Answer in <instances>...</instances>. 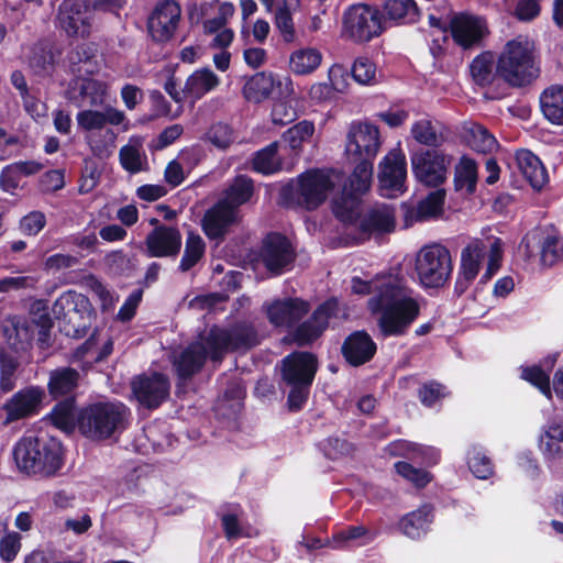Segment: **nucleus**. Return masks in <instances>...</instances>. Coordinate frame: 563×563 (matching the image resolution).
Segmentation results:
<instances>
[{"mask_svg": "<svg viewBox=\"0 0 563 563\" xmlns=\"http://www.w3.org/2000/svg\"><path fill=\"white\" fill-rule=\"evenodd\" d=\"M109 84L90 77L78 76L70 84L67 97L70 101L81 106L87 100L92 107L102 106L109 97Z\"/></svg>", "mask_w": 563, "mask_h": 563, "instance_id": "b1692460", "label": "nucleus"}, {"mask_svg": "<svg viewBox=\"0 0 563 563\" xmlns=\"http://www.w3.org/2000/svg\"><path fill=\"white\" fill-rule=\"evenodd\" d=\"M352 288L356 294H371L367 306L379 314L377 327L384 336L404 335L420 313L418 297L397 274L378 276L371 284L354 278Z\"/></svg>", "mask_w": 563, "mask_h": 563, "instance_id": "f257e3e1", "label": "nucleus"}, {"mask_svg": "<svg viewBox=\"0 0 563 563\" xmlns=\"http://www.w3.org/2000/svg\"><path fill=\"white\" fill-rule=\"evenodd\" d=\"M220 85V78L210 68H199L188 76L185 93L192 104Z\"/></svg>", "mask_w": 563, "mask_h": 563, "instance_id": "c9c22d12", "label": "nucleus"}, {"mask_svg": "<svg viewBox=\"0 0 563 563\" xmlns=\"http://www.w3.org/2000/svg\"><path fill=\"white\" fill-rule=\"evenodd\" d=\"M283 364V378L289 385H311L317 372V360L312 354L294 353L287 356Z\"/></svg>", "mask_w": 563, "mask_h": 563, "instance_id": "393cba45", "label": "nucleus"}, {"mask_svg": "<svg viewBox=\"0 0 563 563\" xmlns=\"http://www.w3.org/2000/svg\"><path fill=\"white\" fill-rule=\"evenodd\" d=\"M543 115L554 124H563V85H552L540 95Z\"/></svg>", "mask_w": 563, "mask_h": 563, "instance_id": "4c0bfd02", "label": "nucleus"}, {"mask_svg": "<svg viewBox=\"0 0 563 563\" xmlns=\"http://www.w3.org/2000/svg\"><path fill=\"white\" fill-rule=\"evenodd\" d=\"M560 255L559 239L538 228L529 231L518 246V256L526 263L538 258L542 266H552Z\"/></svg>", "mask_w": 563, "mask_h": 563, "instance_id": "f8f14e48", "label": "nucleus"}, {"mask_svg": "<svg viewBox=\"0 0 563 563\" xmlns=\"http://www.w3.org/2000/svg\"><path fill=\"white\" fill-rule=\"evenodd\" d=\"M411 135L419 144L426 146H440L445 141L439 124L427 118L420 119L412 124Z\"/></svg>", "mask_w": 563, "mask_h": 563, "instance_id": "37998d69", "label": "nucleus"}, {"mask_svg": "<svg viewBox=\"0 0 563 563\" xmlns=\"http://www.w3.org/2000/svg\"><path fill=\"white\" fill-rule=\"evenodd\" d=\"M56 54L53 46L48 43H38L32 48L29 63L30 67L37 75L49 74L55 64Z\"/></svg>", "mask_w": 563, "mask_h": 563, "instance_id": "09e8293b", "label": "nucleus"}, {"mask_svg": "<svg viewBox=\"0 0 563 563\" xmlns=\"http://www.w3.org/2000/svg\"><path fill=\"white\" fill-rule=\"evenodd\" d=\"M88 301L82 295L75 291L63 292L52 307L53 316L64 322V331L67 335H80L87 328L89 314L87 312Z\"/></svg>", "mask_w": 563, "mask_h": 563, "instance_id": "4468645a", "label": "nucleus"}, {"mask_svg": "<svg viewBox=\"0 0 563 563\" xmlns=\"http://www.w3.org/2000/svg\"><path fill=\"white\" fill-rule=\"evenodd\" d=\"M539 448L547 457H555L563 452V416L555 413L542 428Z\"/></svg>", "mask_w": 563, "mask_h": 563, "instance_id": "f704fd0d", "label": "nucleus"}, {"mask_svg": "<svg viewBox=\"0 0 563 563\" xmlns=\"http://www.w3.org/2000/svg\"><path fill=\"white\" fill-rule=\"evenodd\" d=\"M415 271L423 287H443L453 271L450 251L439 243L421 247L415 258Z\"/></svg>", "mask_w": 563, "mask_h": 563, "instance_id": "0eeeda50", "label": "nucleus"}, {"mask_svg": "<svg viewBox=\"0 0 563 563\" xmlns=\"http://www.w3.org/2000/svg\"><path fill=\"white\" fill-rule=\"evenodd\" d=\"M496 73L514 87H522L534 80L540 68L533 43L521 35L508 41L498 57Z\"/></svg>", "mask_w": 563, "mask_h": 563, "instance_id": "20e7f679", "label": "nucleus"}, {"mask_svg": "<svg viewBox=\"0 0 563 563\" xmlns=\"http://www.w3.org/2000/svg\"><path fill=\"white\" fill-rule=\"evenodd\" d=\"M380 147L379 131L369 123H353L346 136L345 154L351 162L374 159Z\"/></svg>", "mask_w": 563, "mask_h": 563, "instance_id": "f3484780", "label": "nucleus"}, {"mask_svg": "<svg viewBox=\"0 0 563 563\" xmlns=\"http://www.w3.org/2000/svg\"><path fill=\"white\" fill-rule=\"evenodd\" d=\"M114 141L115 134L111 129L104 130L102 141L97 139L96 133H92L88 136V143L93 155L101 158L110 156L114 147Z\"/></svg>", "mask_w": 563, "mask_h": 563, "instance_id": "69168bd1", "label": "nucleus"}, {"mask_svg": "<svg viewBox=\"0 0 563 563\" xmlns=\"http://www.w3.org/2000/svg\"><path fill=\"white\" fill-rule=\"evenodd\" d=\"M395 468L400 476L417 487H424L431 481V475L427 471L416 468L407 462H397Z\"/></svg>", "mask_w": 563, "mask_h": 563, "instance_id": "0e129e2a", "label": "nucleus"}, {"mask_svg": "<svg viewBox=\"0 0 563 563\" xmlns=\"http://www.w3.org/2000/svg\"><path fill=\"white\" fill-rule=\"evenodd\" d=\"M309 309V303L300 298H286L271 302L266 312L273 324L289 327L305 317Z\"/></svg>", "mask_w": 563, "mask_h": 563, "instance_id": "c756f323", "label": "nucleus"}, {"mask_svg": "<svg viewBox=\"0 0 563 563\" xmlns=\"http://www.w3.org/2000/svg\"><path fill=\"white\" fill-rule=\"evenodd\" d=\"M445 191L435 190L430 192L423 200H421L416 209L409 213L411 221H422L431 217L438 216L444 203Z\"/></svg>", "mask_w": 563, "mask_h": 563, "instance_id": "a18cd8bd", "label": "nucleus"}, {"mask_svg": "<svg viewBox=\"0 0 563 563\" xmlns=\"http://www.w3.org/2000/svg\"><path fill=\"white\" fill-rule=\"evenodd\" d=\"M18 368V361L5 354L0 355V390L2 393H10L16 385L15 372Z\"/></svg>", "mask_w": 563, "mask_h": 563, "instance_id": "052dcab7", "label": "nucleus"}, {"mask_svg": "<svg viewBox=\"0 0 563 563\" xmlns=\"http://www.w3.org/2000/svg\"><path fill=\"white\" fill-rule=\"evenodd\" d=\"M145 244L152 257L175 256L181 247V234L176 228L159 225L147 235Z\"/></svg>", "mask_w": 563, "mask_h": 563, "instance_id": "bb28decb", "label": "nucleus"}, {"mask_svg": "<svg viewBox=\"0 0 563 563\" xmlns=\"http://www.w3.org/2000/svg\"><path fill=\"white\" fill-rule=\"evenodd\" d=\"M395 209L390 205L373 207L361 221L360 240L367 239L372 233H388L395 229Z\"/></svg>", "mask_w": 563, "mask_h": 563, "instance_id": "7c9ffc66", "label": "nucleus"}, {"mask_svg": "<svg viewBox=\"0 0 563 563\" xmlns=\"http://www.w3.org/2000/svg\"><path fill=\"white\" fill-rule=\"evenodd\" d=\"M260 260L273 274H282L295 260L290 242L279 233L268 234L262 242Z\"/></svg>", "mask_w": 563, "mask_h": 563, "instance_id": "aec40b11", "label": "nucleus"}, {"mask_svg": "<svg viewBox=\"0 0 563 563\" xmlns=\"http://www.w3.org/2000/svg\"><path fill=\"white\" fill-rule=\"evenodd\" d=\"M473 80L479 86L493 82L497 73L494 71V58L489 53L475 57L470 66Z\"/></svg>", "mask_w": 563, "mask_h": 563, "instance_id": "3c124183", "label": "nucleus"}, {"mask_svg": "<svg viewBox=\"0 0 563 563\" xmlns=\"http://www.w3.org/2000/svg\"><path fill=\"white\" fill-rule=\"evenodd\" d=\"M450 29L454 42L463 48L478 46L488 33L485 20L468 13L455 14L450 21Z\"/></svg>", "mask_w": 563, "mask_h": 563, "instance_id": "412c9836", "label": "nucleus"}, {"mask_svg": "<svg viewBox=\"0 0 563 563\" xmlns=\"http://www.w3.org/2000/svg\"><path fill=\"white\" fill-rule=\"evenodd\" d=\"M314 132V125L309 121H301L296 125L289 128L284 134L283 140L292 150L301 147L302 143L308 141Z\"/></svg>", "mask_w": 563, "mask_h": 563, "instance_id": "4d7b16f0", "label": "nucleus"}, {"mask_svg": "<svg viewBox=\"0 0 563 563\" xmlns=\"http://www.w3.org/2000/svg\"><path fill=\"white\" fill-rule=\"evenodd\" d=\"M79 380V373L70 367H60L49 373L47 388L49 394L57 398L71 394Z\"/></svg>", "mask_w": 563, "mask_h": 563, "instance_id": "58836bf2", "label": "nucleus"}, {"mask_svg": "<svg viewBox=\"0 0 563 563\" xmlns=\"http://www.w3.org/2000/svg\"><path fill=\"white\" fill-rule=\"evenodd\" d=\"M129 408L119 401L96 402L81 409L78 429L91 440H104L122 431L128 423Z\"/></svg>", "mask_w": 563, "mask_h": 563, "instance_id": "39448f33", "label": "nucleus"}, {"mask_svg": "<svg viewBox=\"0 0 563 563\" xmlns=\"http://www.w3.org/2000/svg\"><path fill=\"white\" fill-rule=\"evenodd\" d=\"M205 253V242L200 235L189 233L186 240L184 255L181 257L179 269L188 272L202 257Z\"/></svg>", "mask_w": 563, "mask_h": 563, "instance_id": "864d4df0", "label": "nucleus"}, {"mask_svg": "<svg viewBox=\"0 0 563 563\" xmlns=\"http://www.w3.org/2000/svg\"><path fill=\"white\" fill-rule=\"evenodd\" d=\"M521 377L537 386L547 397H551L549 376L540 367L532 366L525 368Z\"/></svg>", "mask_w": 563, "mask_h": 563, "instance_id": "774afa93", "label": "nucleus"}, {"mask_svg": "<svg viewBox=\"0 0 563 563\" xmlns=\"http://www.w3.org/2000/svg\"><path fill=\"white\" fill-rule=\"evenodd\" d=\"M35 318L8 316L2 322V332L9 346L15 352L26 351L34 339Z\"/></svg>", "mask_w": 563, "mask_h": 563, "instance_id": "a878e982", "label": "nucleus"}, {"mask_svg": "<svg viewBox=\"0 0 563 563\" xmlns=\"http://www.w3.org/2000/svg\"><path fill=\"white\" fill-rule=\"evenodd\" d=\"M376 344L364 331H356L349 335L343 345L342 353L345 360L353 366L362 365L374 356Z\"/></svg>", "mask_w": 563, "mask_h": 563, "instance_id": "2f4dec72", "label": "nucleus"}, {"mask_svg": "<svg viewBox=\"0 0 563 563\" xmlns=\"http://www.w3.org/2000/svg\"><path fill=\"white\" fill-rule=\"evenodd\" d=\"M257 343V335L250 325L240 324L230 330L213 328L175 356L173 364L180 378H188L200 371L208 355L219 361L229 351L250 349Z\"/></svg>", "mask_w": 563, "mask_h": 563, "instance_id": "f03ea898", "label": "nucleus"}, {"mask_svg": "<svg viewBox=\"0 0 563 563\" xmlns=\"http://www.w3.org/2000/svg\"><path fill=\"white\" fill-rule=\"evenodd\" d=\"M350 177L349 188H345L347 197L335 199L333 212L343 222L352 221L356 214L357 196L364 194L371 185L373 177V159L361 158Z\"/></svg>", "mask_w": 563, "mask_h": 563, "instance_id": "9b49d317", "label": "nucleus"}, {"mask_svg": "<svg viewBox=\"0 0 563 563\" xmlns=\"http://www.w3.org/2000/svg\"><path fill=\"white\" fill-rule=\"evenodd\" d=\"M274 25L285 43H294L297 40L292 14L286 3L274 11Z\"/></svg>", "mask_w": 563, "mask_h": 563, "instance_id": "603ef678", "label": "nucleus"}, {"mask_svg": "<svg viewBox=\"0 0 563 563\" xmlns=\"http://www.w3.org/2000/svg\"><path fill=\"white\" fill-rule=\"evenodd\" d=\"M239 220V210L227 206L225 202L218 201L205 213L202 229L209 239H221L227 234L229 228L238 223Z\"/></svg>", "mask_w": 563, "mask_h": 563, "instance_id": "cd10ccee", "label": "nucleus"}, {"mask_svg": "<svg viewBox=\"0 0 563 563\" xmlns=\"http://www.w3.org/2000/svg\"><path fill=\"white\" fill-rule=\"evenodd\" d=\"M410 162L412 174L419 183L438 187L445 183L453 157L439 150H420L411 155Z\"/></svg>", "mask_w": 563, "mask_h": 563, "instance_id": "9d476101", "label": "nucleus"}, {"mask_svg": "<svg viewBox=\"0 0 563 563\" xmlns=\"http://www.w3.org/2000/svg\"><path fill=\"white\" fill-rule=\"evenodd\" d=\"M487 256V267L483 275L484 282L489 280L499 269L503 260V243L495 239L489 247L482 240L471 241L461 252V264L455 283V291L464 294L479 273L483 261Z\"/></svg>", "mask_w": 563, "mask_h": 563, "instance_id": "423d86ee", "label": "nucleus"}, {"mask_svg": "<svg viewBox=\"0 0 563 563\" xmlns=\"http://www.w3.org/2000/svg\"><path fill=\"white\" fill-rule=\"evenodd\" d=\"M352 76L361 85H374L378 81L376 65L365 56L357 57L354 60Z\"/></svg>", "mask_w": 563, "mask_h": 563, "instance_id": "5fc2aeb1", "label": "nucleus"}, {"mask_svg": "<svg viewBox=\"0 0 563 563\" xmlns=\"http://www.w3.org/2000/svg\"><path fill=\"white\" fill-rule=\"evenodd\" d=\"M372 530H336L332 534V541L328 538L322 539L319 536H307L303 541L308 549H321L324 547L331 549L353 548L367 544L372 539Z\"/></svg>", "mask_w": 563, "mask_h": 563, "instance_id": "c85d7f7f", "label": "nucleus"}, {"mask_svg": "<svg viewBox=\"0 0 563 563\" xmlns=\"http://www.w3.org/2000/svg\"><path fill=\"white\" fill-rule=\"evenodd\" d=\"M131 389L141 407L156 409L169 397L170 382L163 373H143L133 377Z\"/></svg>", "mask_w": 563, "mask_h": 563, "instance_id": "2eb2a0df", "label": "nucleus"}, {"mask_svg": "<svg viewBox=\"0 0 563 563\" xmlns=\"http://www.w3.org/2000/svg\"><path fill=\"white\" fill-rule=\"evenodd\" d=\"M468 468L470 471L481 479L488 478L493 472V464L489 457H487L479 448L474 446L468 452Z\"/></svg>", "mask_w": 563, "mask_h": 563, "instance_id": "bf43d9fd", "label": "nucleus"}, {"mask_svg": "<svg viewBox=\"0 0 563 563\" xmlns=\"http://www.w3.org/2000/svg\"><path fill=\"white\" fill-rule=\"evenodd\" d=\"M44 395L38 386H29L16 391L1 407L5 413L2 424L7 427L37 413Z\"/></svg>", "mask_w": 563, "mask_h": 563, "instance_id": "6ab92c4d", "label": "nucleus"}, {"mask_svg": "<svg viewBox=\"0 0 563 563\" xmlns=\"http://www.w3.org/2000/svg\"><path fill=\"white\" fill-rule=\"evenodd\" d=\"M342 33L356 43H365L382 33L378 11L364 3L350 5L342 16Z\"/></svg>", "mask_w": 563, "mask_h": 563, "instance_id": "1a4fd4ad", "label": "nucleus"}, {"mask_svg": "<svg viewBox=\"0 0 563 563\" xmlns=\"http://www.w3.org/2000/svg\"><path fill=\"white\" fill-rule=\"evenodd\" d=\"M119 159L129 173L136 174L147 169V157L140 137H131L129 143L120 148Z\"/></svg>", "mask_w": 563, "mask_h": 563, "instance_id": "e433bc0d", "label": "nucleus"}, {"mask_svg": "<svg viewBox=\"0 0 563 563\" xmlns=\"http://www.w3.org/2000/svg\"><path fill=\"white\" fill-rule=\"evenodd\" d=\"M384 14L397 23H415L419 19V10L413 0H388L384 5Z\"/></svg>", "mask_w": 563, "mask_h": 563, "instance_id": "c03bdc74", "label": "nucleus"}, {"mask_svg": "<svg viewBox=\"0 0 563 563\" xmlns=\"http://www.w3.org/2000/svg\"><path fill=\"white\" fill-rule=\"evenodd\" d=\"M463 137L470 147L479 153H490L497 147L496 139L486 128L476 123L464 126Z\"/></svg>", "mask_w": 563, "mask_h": 563, "instance_id": "79ce46f5", "label": "nucleus"}, {"mask_svg": "<svg viewBox=\"0 0 563 563\" xmlns=\"http://www.w3.org/2000/svg\"><path fill=\"white\" fill-rule=\"evenodd\" d=\"M13 457L25 474L52 476L62 467V444L54 438L23 437L14 445Z\"/></svg>", "mask_w": 563, "mask_h": 563, "instance_id": "7ed1b4c3", "label": "nucleus"}, {"mask_svg": "<svg viewBox=\"0 0 563 563\" xmlns=\"http://www.w3.org/2000/svg\"><path fill=\"white\" fill-rule=\"evenodd\" d=\"M516 162L521 174L533 189L540 190L548 184V172L539 157L532 152L528 150L518 151Z\"/></svg>", "mask_w": 563, "mask_h": 563, "instance_id": "72a5a7b5", "label": "nucleus"}, {"mask_svg": "<svg viewBox=\"0 0 563 563\" xmlns=\"http://www.w3.org/2000/svg\"><path fill=\"white\" fill-rule=\"evenodd\" d=\"M21 550V534L14 530H0V559L12 562Z\"/></svg>", "mask_w": 563, "mask_h": 563, "instance_id": "6e6d98bb", "label": "nucleus"}, {"mask_svg": "<svg viewBox=\"0 0 563 563\" xmlns=\"http://www.w3.org/2000/svg\"><path fill=\"white\" fill-rule=\"evenodd\" d=\"M71 71L74 74H93L97 70L95 53L87 44L78 45L68 55Z\"/></svg>", "mask_w": 563, "mask_h": 563, "instance_id": "49530a36", "label": "nucleus"}, {"mask_svg": "<svg viewBox=\"0 0 563 563\" xmlns=\"http://www.w3.org/2000/svg\"><path fill=\"white\" fill-rule=\"evenodd\" d=\"M406 178V156L400 148H394L379 163L378 180L383 195L389 197L404 192Z\"/></svg>", "mask_w": 563, "mask_h": 563, "instance_id": "a211bd4d", "label": "nucleus"}, {"mask_svg": "<svg viewBox=\"0 0 563 563\" xmlns=\"http://www.w3.org/2000/svg\"><path fill=\"white\" fill-rule=\"evenodd\" d=\"M207 137L216 147L225 150L233 143L234 133L229 124L218 122L209 129Z\"/></svg>", "mask_w": 563, "mask_h": 563, "instance_id": "e2e57ef3", "label": "nucleus"}, {"mask_svg": "<svg viewBox=\"0 0 563 563\" xmlns=\"http://www.w3.org/2000/svg\"><path fill=\"white\" fill-rule=\"evenodd\" d=\"M51 420L57 428L68 431L74 428V400L67 399L57 404L51 412Z\"/></svg>", "mask_w": 563, "mask_h": 563, "instance_id": "13d9d810", "label": "nucleus"}, {"mask_svg": "<svg viewBox=\"0 0 563 563\" xmlns=\"http://www.w3.org/2000/svg\"><path fill=\"white\" fill-rule=\"evenodd\" d=\"M44 168V164L37 161H24V162H15L11 165H8L2 170V180L5 181L7 177L10 176H31L40 173Z\"/></svg>", "mask_w": 563, "mask_h": 563, "instance_id": "338daca9", "label": "nucleus"}, {"mask_svg": "<svg viewBox=\"0 0 563 563\" xmlns=\"http://www.w3.org/2000/svg\"><path fill=\"white\" fill-rule=\"evenodd\" d=\"M341 180V175L333 170H309L302 174L296 184L284 188V194L295 196L297 203L307 209H316L325 201L330 191Z\"/></svg>", "mask_w": 563, "mask_h": 563, "instance_id": "6e6552de", "label": "nucleus"}, {"mask_svg": "<svg viewBox=\"0 0 563 563\" xmlns=\"http://www.w3.org/2000/svg\"><path fill=\"white\" fill-rule=\"evenodd\" d=\"M95 22L88 0H64L57 13V25L69 37L89 36Z\"/></svg>", "mask_w": 563, "mask_h": 563, "instance_id": "ddd939ff", "label": "nucleus"}, {"mask_svg": "<svg viewBox=\"0 0 563 563\" xmlns=\"http://www.w3.org/2000/svg\"><path fill=\"white\" fill-rule=\"evenodd\" d=\"M477 183L476 163L467 157L461 158L455 166L454 185L456 190H465L467 194L474 192Z\"/></svg>", "mask_w": 563, "mask_h": 563, "instance_id": "de8ad7c7", "label": "nucleus"}, {"mask_svg": "<svg viewBox=\"0 0 563 563\" xmlns=\"http://www.w3.org/2000/svg\"><path fill=\"white\" fill-rule=\"evenodd\" d=\"M322 62V54L314 47H302L294 51L289 57V68L296 75L313 73Z\"/></svg>", "mask_w": 563, "mask_h": 563, "instance_id": "ea45409f", "label": "nucleus"}, {"mask_svg": "<svg viewBox=\"0 0 563 563\" xmlns=\"http://www.w3.org/2000/svg\"><path fill=\"white\" fill-rule=\"evenodd\" d=\"M254 186L251 178L240 175L234 178L224 191V196L219 201L239 210V207L250 200L253 195Z\"/></svg>", "mask_w": 563, "mask_h": 563, "instance_id": "a19ab883", "label": "nucleus"}, {"mask_svg": "<svg viewBox=\"0 0 563 563\" xmlns=\"http://www.w3.org/2000/svg\"><path fill=\"white\" fill-rule=\"evenodd\" d=\"M124 120V112L113 107H108L103 111L82 110L77 114L78 126L90 132L101 131L107 124L119 125Z\"/></svg>", "mask_w": 563, "mask_h": 563, "instance_id": "473e14b6", "label": "nucleus"}, {"mask_svg": "<svg viewBox=\"0 0 563 563\" xmlns=\"http://www.w3.org/2000/svg\"><path fill=\"white\" fill-rule=\"evenodd\" d=\"M181 20V7L175 0L157 2L147 20L151 38L157 43L169 42L176 34Z\"/></svg>", "mask_w": 563, "mask_h": 563, "instance_id": "dca6fc26", "label": "nucleus"}, {"mask_svg": "<svg viewBox=\"0 0 563 563\" xmlns=\"http://www.w3.org/2000/svg\"><path fill=\"white\" fill-rule=\"evenodd\" d=\"M278 143L274 142L258 151L253 158V167L262 174H273L280 169L282 161L277 155Z\"/></svg>", "mask_w": 563, "mask_h": 563, "instance_id": "8fccbe9b", "label": "nucleus"}, {"mask_svg": "<svg viewBox=\"0 0 563 563\" xmlns=\"http://www.w3.org/2000/svg\"><path fill=\"white\" fill-rule=\"evenodd\" d=\"M434 509L431 505H422L401 519L402 528H422L433 523Z\"/></svg>", "mask_w": 563, "mask_h": 563, "instance_id": "680f3d73", "label": "nucleus"}, {"mask_svg": "<svg viewBox=\"0 0 563 563\" xmlns=\"http://www.w3.org/2000/svg\"><path fill=\"white\" fill-rule=\"evenodd\" d=\"M276 90L280 93H288L291 90L290 78L261 71L245 82L243 96L249 101L257 103L267 99Z\"/></svg>", "mask_w": 563, "mask_h": 563, "instance_id": "4be33fe9", "label": "nucleus"}, {"mask_svg": "<svg viewBox=\"0 0 563 563\" xmlns=\"http://www.w3.org/2000/svg\"><path fill=\"white\" fill-rule=\"evenodd\" d=\"M213 5L217 7V15L203 20V32L206 34H216L212 40L213 47L225 48L230 46L234 37V32L227 27V24L229 20L234 15L235 7L232 2H220L218 0L210 4V7Z\"/></svg>", "mask_w": 563, "mask_h": 563, "instance_id": "5701e85b", "label": "nucleus"}]
</instances>
